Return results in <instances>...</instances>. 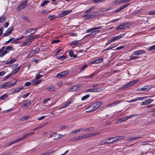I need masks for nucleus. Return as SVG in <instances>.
Returning a JSON list of instances; mask_svg holds the SVG:
<instances>
[{
  "instance_id": "f257e3e1",
  "label": "nucleus",
  "mask_w": 155,
  "mask_h": 155,
  "mask_svg": "<svg viewBox=\"0 0 155 155\" xmlns=\"http://www.w3.org/2000/svg\"><path fill=\"white\" fill-rule=\"evenodd\" d=\"M138 82V81L137 80H134L132 81H130L127 84H126L124 85L121 87L120 89L122 90L124 88H127L129 87H130L132 85L134 84L135 83H137Z\"/></svg>"
},
{
  "instance_id": "f03ea898",
  "label": "nucleus",
  "mask_w": 155,
  "mask_h": 155,
  "mask_svg": "<svg viewBox=\"0 0 155 155\" xmlns=\"http://www.w3.org/2000/svg\"><path fill=\"white\" fill-rule=\"evenodd\" d=\"M69 72L68 71H65L62 72L56 75V77L59 78L64 77L68 74Z\"/></svg>"
},
{
  "instance_id": "7ed1b4c3",
  "label": "nucleus",
  "mask_w": 155,
  "mask_h": 155,
  "mask_svg": "<svg viewBox=\"0 0 155 155\" xmlns=\"http://www.w3.org/2000/svg\"><path fill=\"white\" fill-rule=\"evenodd\" d=\"M14 84H11L10 82H7L5 83L0 86L2 88H6L8 87H11L13 86Z\"/></svg>"
},
{
  "instance_id": "20e7f679",
  "label": "nucleus",
  "mask_w": 155,
  "mask_h": 155,
  "mask_svg": "<svg viewBox=\"0 0 155 155\" xmlns=\"http://www.w3.org/2000/svg\"><path fill=\"white\" fill-rule=\"evenodd\" d=\"M72 12V11L71 10L61 11L58 15V17L59 18L62 17L71 13Z\"/></svg>"
},
{
  "instance_id": "39448f33",
  "label": "nucleus",
  "mask_w": 155,
  "mask_h": 155,
  "mask_svg": "<svg viewBox=\"0 0 155 155\" xmlns=\"http://www.w3.org/2000/svg\"><path fill=\"white\" fill-rule=\"evenodd\" d=\"M27 2L26 0L22 2L20 5L18 6L17 10L18 11H20L21 9L25 8L27 5Z\"/></svg>"
},
{
  "instance_id": "423d86ee",
  "label": "nucleus",
  "mask_w": 155,
  "mask_h": 155,
  "mask_svg": "<svg viewBox=\"0 0 155 155\" xmlns=\"http://www.w3.org/2000/svg\"><path fill=\"white\" fill-rule=\"evenodd\" d=\"M130 26L129 23H124L123 25H120L119 26L116 28V30H119L125 28Z\"/></svg>"
},
{
  "instance_id": "0eeeda50",
  "label": "nucleus",
  "mask_w": 155,
  "mask_h": 155,
  "mask_svg": "<svg viewBox=\"0 0 155 155\" xmlns=\"http://www.w3.org/2000/svg\"><path fill=\"white\" fill-rule=\"evenodd\" d=\"M102 104V102L101 101L97 102L92 104V107L96 110Z\"/></svg>"
},
{
  "instance_id": "6e6552de",
  "label": "nucleus",
  "mask_w": 155,
  "mask_h": 155,
  "mask_svg": "<svg viewBox=\"0 0 155 155\" xmlns=\"http://www.w3.org/2000/svg\"><path fill=\"white\" fill-rule=\"evenodd\" d=\"M81 87V85H78L74 86L73 87L69 88V91H77V90H78L79 89H80Z\"/></svg>"
},
{
  "instance_id": "1a4fd4ad",
  "label": "nucleus",
  "mask_w": 155,
  "mask_h": 155,
  "mask_svg": "<svg viewBox=\"0 0 155 155\" xmlns=\"http://www.w3.org/2000/svg\"><path fill=\"white\" fill-rule=\"evenodd\" d=\"M114 137L113 139H114V140L112 141L111 142V143L115 142L116 141H118L120 140L123 139L124 138V136H120L116 137Z\"/></svg>"
},
{
  "instance_id": "9d476101",
  "label": "nucleus",
  "mask_w": 155,
  "mask_h": 155,
  "mask_svg": "<svg viewBox=\"0 0 155 155\" xmlns=\"http://www.w3.org/2000/svg\"><path fill=\"white\" fill-rule=\"evenodd\" d=\"M147 97V96H144L142 97H138L134 99H131L130 101H129V102H132L135 101L137 100L144 99Z\"/></svg>"
},
{
  "instance_id": "9b49d317",
  "label": "nucleus",
  "mask_w": 155,
  "mask_h": 155,
  "mask_svg": "<svg viewBox=\"0 0 155 155\" xmlns=\"http://www.w3.org/2000/svg\"><path fill=\"white\" fill-rule=\"evenodd\" d=\"M42 81L41 80H37L36 79H33L31 80L32 85H37L40 83Z\"/></svg>"
},
{
  "instance_id": "f8f14e48",
  "label": "nucleus",
  "mask_w": 155,
  "mask_h": 155,
  "mask_svg": "<svg viewBox=\"0 0 155 155\" xmlns=\"http://www.w3.org/2000/svg\"><path fill=\"white\" fill-rule=\"evenodd\" d=\"M145 52L143 50H139L135 51L134 52V54L135 55H139L144 54Z\"/></svg>"
},
{
  "instance_id": "ddd939ff",
  "label": "nucleus",
  "mask_w": 155,
  "mask_h": 155,
  "mask_svg": "<svg viewBox=\"0 0 155 155\" xmlns=\"http://www.w3.org/2000/svg\"><path fill=\"white\" fill-rule=\"evenodd\" d=\"M86 110H88L86 111V112L87 113L90 112L95 110V108H94V107H92V104L87 107L86 108Z\"/></svg>"
},
{
  "instance_id": "4468645a",
  "label": "nucleus",
  "mask_w": 155,
  "mask_h": 155,
  "mask_svg": "<svg viewBox=\"0 0 155 155\" xmlns=\"http://www.w3.org/2000/svg\"><path fill=\"white\" fill-rule=\"evenodd\" d=\"M124 35V34H122L120 35H118L116 36H115L114 37H113L112 38V40H113V41H114L120 39V38L123 37Z\"/></svg>"
},
{
  "instance_id": "2eb2a0df",
  "label": "nucleus",
  "mask_w": 155,
  "mask_h": 155,
  "mask_svg": "<svg viewBox=\"0 0 155 155\" xmlns=\"http://www.w3.org/2000/svg\"><path fill=\"white\" fill-rule=\"evenodd\" d=\"M101 90L99 89H88L86 90L87 92H99Z\"/></svg>"
},
{
  "instance_id": "dca6fc26",
  "label": "nucleus",
  "mask_w": 155,
  "mask_h": 155,
  "mask_svg": "<svg viewBox=\"0 0 155 155\" xmlns=\"http://www.w3.org/2000/svg\"><path fill=\"white\" fill-rule=\"evenodd\" d=\"M31 42L32 41L30 40L28 38L26 41L23 42L22 45L24 46L25 45H30Z\"/></svg>"
},
{
  "instance_id": "f3484780",
  "label": "nucleus",
  "mask_w": 155,
  "mask_h": 155,
  "mask_svg": "<svg viewBox=\"0 0 155 155\" xmlns=\"http://www.w3.org/2000/svg\"><path fill=\"white\" fill-rule=\"evenodd\" d=\"M26 103H25L23 106V107H27L31 105V101L29 100H27L25 101Z\"/></svg>"
},
{
  "instance_id": "a211bd4d",
  "label": "nucleus",
  "mask_w": 155,
  "mask_h": 155,
  "mask_svg": "<svg viewBox=\"0 0 155 155\" xmlns=\"http://www.w3.org/2000/svg\"><path fill=\"white\" fill-rule=\"evenodd\" d=\"M151 88V86H146L143 87L141 88V91H147L150 90Z\"/></svg>"
},
{
  "instance_id": "6ab92c4d",
  "label": "nucleus",
  "mask_w": 155,
  "mask_h": 155,
  "mask_svg": "<svg viewBox=\"0 0 155 155\" xmlns=\"http://www.w3.org/2000/svg\"><path fill=\"white\" fill-rule=\"evenodd\" d=\"M141 138V137H130L128 138L127 139V140L129 141H134V140H137L138 139H140Z\"/></svg>"
},
{
  "instance_id": "aec40b11",
  "label": "nucleus",
  "mask_w": 155,
  "mask_h": 155,
  "mask_svg": "<svg viewBox=\"0 0 155 155\" xmlns=\"http://www.w3.org/2000/svg\"><path fill=\"white\" fill-rule=\"evenodd\" d=\"M34 29L32 28L29 29L28 30H27L25 31V33H26L30 32V35H32L35 33V31H34Z\"/></svg>"
},
{
  "instance_id": "412c9836",
  "label": "nucleus",
  "mask_w": 155,
  "mask_h": 155,
  "mask_svg": "<svg viewBox=\"0 0 155 155\" xmlns=\"http://www.w3.org/2000/svg\"><path fill=\"white\" fill-rule=\"evenodd\" d=\"M126 117H123L117 120V123H120L123 122L127 121Z\"/></svg>"
},
{
  "instance_id": "4be33fe9",
  "label": "nucleus",
  "mask_w": 155,
  "mask_h": 155,
  "mask_svg": "<svg viewBox=\"0 0 155 155\" xmlns=\"http://www.w3.org/2000/svg\"><path fill=\"white\" fill-rule=\"evenodd\" d=\"M82 139H83V137L82 135H81L71 139V141H75L76 140H79Z\"/></svg>"
},
{
  "instance_id": "5701e85b",
  "label": "nucleus",
  "mask_w": 155,
  "mask_h": 155,
  "mask_svg": "<svg viewBox=\"0 0 155 155\" xmlns=\"http://www.w3.org/2000/svg\"><path fill=\"white\" fill-rule=\"evenodd\" d=\"M96 73L95 72H94L88 76H86L84 77L83 78L87 79L91 78L95 75Z\"/></svg>"
},
{
  "instance_id": "b1692460",
  "label": "nucleus",
  "mask_w": 155,
  "mask_h": 155,
  "mask_svg": "<svg viewBox=\"0 0 155 155\" xmlns=\"http://www.w3.org/2000/svg\"><path fill=\"white\" fill-rule=\"evenodd\" d=\"M20 67H18L17 68L14 69L13 71L11 73L12 74V76L16 73L20 69Z\"/></svg>"
},
{
  "instance_id": "393cba45",
  "label": "nucleus",
  "mask_w": 155,
  "mask_h": 155,
  "mask_svg": "<svg viewBox=\"0 0 155 155\" xmlns=\"http://www.w3.org/2000/svg\"><path fill=\"white\" fill-rule=\"evenodd\" d=\"M14 28V27L13 26H12L9 28L6 31L9 34H10L12 32L13 29Z\"/></svg>"
},
{
  "instance_id": "a878e982",
  "label": "nucleus",
  "mask_w": 155,
  "mask_h": 155,
  "mask_svg": "<svg viewBox=\"0 0 155 155\" xmlns=\"http://www.w3.org/2000/svg\"><path fill=\"white\" fill-rule=\"evenodd\" d=\"M103 61V58H99V59L95 60L94 61H92V63L95 64H97L99 63L102 62Z\"/></svg>"
},
{
  "instance_id": "bb28decb",
  "label": "nucleus",
  "mask_w": 155,
  "mask_h": 155,
  "mask_svg": "<svg viewBox=\"0 0 155 155\" xmlns=\"http://www.w3.org/2000/svg\"><path fill=\"white\" fill-rule=\"evenodd\" d=\"M114 138V137H110L109 138H106L105 139V140H106L105 141V144H109L110 143H111V142H109L107 141V140H111L113 139Z\"/></svg>"
},
{
  "instance_id": "cd10ccee",
  "label": "nucleus",
  "mask_w": 155,
  "mask_h": 155,
  "mask_svg": "<svg viewBox=\"0 0 155 155\" xmlns=\"http://www.w3.org/2000/svg\"><path fill=\"white\" fill-rule=\"evenodd\" d=\"M9 51L6 50L5 49V51H4L3 53L0 54V57H4L6 54L8 53Z\"/></svg>"
},
{
  "instance_id": "c85d7f7f",
  "label": "nucleus",
  "mask_w": 155,
  "mask_h": 155,
  "mask_svg": "<svg viewBox=\"0 0 155 155\" xmlns=\"http://www.w3.org/2000/svg\"><path fill=\"white\" fill-rule=\"evenodd\" d=\"M73 102V101H72V100L68 102L67 103L65 104L64 105L62 106V107L61 108H64L66 107H67L71 103H72Z\"/></svg>"
},
{
  "instance_id": "c756f323",
  "label": "nucleus",
  "mask_w": 155,
  "mask_h": 155,
  "mask_svg": "<svg viewBox=\"0 0 155 155\" xmlns=\"http://www.w3.org/2000/svg\"><path fill=\"white\" fill-rule=\"evenodd\" d=\"M153 101V100L151 99H148L145 100V103L146 105L148 104Z\"/></svg>"
},
{
  "instance_id": "7c9ffc66",
  "label": "nucleus",
  "mask_w": 155,
  "mask_h": 155,
  "mask_svg": "<svg viewBox=\"0 0 155 155\" xmlns=\"http://www.w3.org/2000/svg\"><path fill=\"white\" fill-rule=\"evenodd\" d=\"M83 139H85L91 137V133L82 135Z\"/></svg>"
},
{
  "instance_id": "2f4dec72",
  "label": "nucleus",
  "mask_w": 155,
  "mask_h": 155,
  "mask_svg": "<svg viewBox=\"0 0 155 155\" xmlns=\"http://www.w3.org/2000/svg\"><path fill=\"white\" fill-rule=\"evenodd\" d=\"M29 116H25L22 117L19 119L20 120H27L29 118Z\"/></svg>"
},
{
  "instance_id": "473e14b6",
  "label": "nucleus",
  "mask_w": 155,
  "mask_h": 155,
  "mask_svg": "<svg viewBox=\"0 0 155 155\" xmlns=\"http://www.w3.org/2000/svg\"><path fill=\"white\" fill-rule=\"evenodd\" d=\"M38 36H39V35H34L33 36L29 37L28 38V39H29V40H31L33 39L36 38L38 37Z\"/></svg>"
},
{
  "instance_id": "72a5a7b5",
  "label": "nucleus",
  "mask_w": 155,
  "mask_h": 155,
  "mask_svg": "<svg viewBox=\"0 0 155 155\" xmlns=\"http://www.w3.org/2000/svg\"><path fill=\"white\" fill-rule=\"evenodd\" d=\"M49 1H48L47 0H45L44 1H43L41 3L40 6H44L45 5L47 4L48 3H49Z\"/></svg>"
},
{
  "instance_id": "f704fd0d",
  "label": "nucleus",
  "mask_w": 155,
  "mask_h": 155,
  "mask_svg": "<svg viewBox=\"0 0 155 155\" xmlns=\"http://www.w3.org/2000/svg\"><path fill=\"white\" fill-rule=\"evenodd\" d=\"M54 150H51L44 153L43 154L44 155H49L51 153H54Z\"/></svg>"
},
{
  "instance_id": "c9c22d12",
  "label": "nucleus",
  "mask_w": 155,
  "mask_h": 155,
  "mask_svg": "<svg viewBox=\"0 0 155 155\" xmlns=\"http://www.w3.org/2000/svg\"><path fill=\"white\" fill-rule=\"evenodd\" d=\"M43 77V75L40 74H36V77L35 78V79L37 80H39V79L41 78V77Z\"/></svg>"
},
{
  "instance_id": "e433bc0d",
  "label": "nucleus",
  "mask_w": 155,
  "mask_h": 155,
  "mask_svg": "<svg viewBox=\"0 0 155 155\" xmlns=\"http://www.w3.org/2000/svg\"><path fill=\"white\" fill-rule=\"evenodd\" d=\"M99 32V31H93L92 32H91L90 34L88 35L87 36H89L90 35H95L96 34L98 33Z\"/></svg>"
},
{
  "instance_id": "4c0bfd02",
  "label": "nucleus",
  "mask_w": 155,
  "mask_h": 155,
  "mask_svg": "<svg viewBox=\"0 0 155 155\" xmlns=\"http://www.w3.org/2000/svg\"><path fill=\"white\" fill-rule=\"evenodd\" d=\"M94 128L93 127H90L89 128L84 129V131H93L94 130Z\"/></svg>"
},
{
  "instance_id": "58836bf2",
  "label": "nucleus",
  "mask_w": 155,
  "mask_h": 155,
  "mask_svg": "<svg viewBox=\"0 0 155 155\" xmlns=\"http://www.w3.org/2000/svg\"><path fill=\"white\" fill-rule=\"evenodd\" d=\"M69 55L71 57H73L74 58L76 57V55L74 54V52L72 51H70Z\"/></svg>"
},
{
  "instance_id": "ea45409f",
  "label": "nucleus",
  "mask_w": 155,
  "mask_h": 155,
  "mask_svg": "<svg viewBox=\"0 0 155 155\" xmlns=\"http://www.w3.org/2000/svg\"><path fill=\"white\" fill-rule=\"evenodd\" d=\"M48 89L50 91H53L55 89L54 87L53 86H51L47 87Z\"/></svg>"
},
{
  "instance_id": "a19ab883",
  "label": "nucleus",
  "mask_w": 155,
  "mask_h": 155,
  "mask_svg": "<svg viewBox=\"0 0 155 155\" xmlns=\"http://www.w3.org/2000/svg\"><path fill=\"white\" fill-rule=\"evenodd\" d=\"M79 42V41H73L71 42V44L70 45H77Z\"/></svg>"
},
{
  "instance_id": "79ce46f5",
  "label": "nucleus",
  "mask_w": 155,
  "mask_h": 155,
  "mask_svg": "<svg viewBox=\"0 0 155 155\" xmlns=\"http://www.w3.org/2000/svg\"><path fill=\"white\" fill-rule=\"evenodd\" d=\"M65 58H66L65 56L64 55H62L60 56H58L57 57V58L58 59H60L62 60H64V59H65Z\"/></svg>"
},
{
  "instance_id": "37998d69",
  "label": "nucleus",
  "mask_w": 155,
  "mask_h": 155,
  "mask_svg": "<svg viewBox=\"0 0 155 155\" xmlns=\"http://www.w3.org/2000/svg\"><path fill=\"white\" fill-rule=\"evenodd\" d=\"M90 96V95L89 94L86 95L85 96H84L83 97L81 98V100L82 101H84L87 98H88Z\"/></svg>"
},
{
  "instance_id": "c03bdc74",
  "label": "nucleus",
  "mask_w": 155,
  "mask_h": 155,
  "mask_svg": "<svg viewBox=\"0 0 155 155\" xmlns=\"http://www.w3.org/2000/svg\"><path fill=\"white\" fill-rule=\"evenodd\" d=\"M155 49V45L152 46L150 47L149 48H148L147 51H151L152 50H154Z\"/></svg>"
},
{
  "instance_id": "a18cd8bd",
  "label": "nucleus",
  "mask_w": 155,
  "mask_h": 155,
  "mask_svg": "<svg viewBox=\"0 0 155 155\" xmlns=\"http://www.w3.org/2000/svg\"><path fill=\"white\" fill-rule=\"evenodd\" d=\"M13 47L12 46H7L5 49H6V50H8V51H9L10 50H13Z\"/></svg>"
},
{
  "instance_id": "49530a36",
  "label": "nucleus",
  "mask_w": 155,
  "mask_h": 155,
  "mask_svg": "<svg viewBox=\"0 0 155 155\" xmlns=\"http://www.w3.org/2000/svg\"><path fill=\"white\" fill-rule=\"evenodd\" d=\"M87 67V65L85 64L84 65L82 68H80V70L81 71H84Z\"/></svg>"
},
{
  "instance_id": "de8ad7c7",
  "label": "nucleus",
  "mask_w": 155,
  "mask_h": 155,
  "mask_svg": "<svg viewBox=\"0 0 155 155\" xmlns=\"http://www.w3.org/2000/svg\"><path fill=\"white\" fill-rule=\"evenodd\" d=\"M19 39H16L14 40H13L12 43L14 44H18L19 43Z\"/></svg>"
},
{
  "instance_id": "09e8293b",
  "label": "nucleus",
  "mask_w": 155,
  "mask_h": 155,
  "mask_svg": "<svg viewBox=\"0 0 155 155\" xmlns=\"http://www.w3.org/2000/svg\"><path fill=\"white\" fill-rule=\"evenodd\" d=\"M55 16L54 15H50L48 17V18H49L50 21H51L53 20Z\"/></svg>"
},
{
  "instance_id": "8fccbe9b",
  "label": "nucleus",
  "mask_w": 155,
  "mask_h": 155,
  "mask_svg": "<svg viewBox=\"0 0 155 155\" xmlns=\"http://www.w3.org/2000/svg\"><path fill=\"white\" fill-rule=\"evenodd\" d=\"M137 115L136 114H132V115H131L129 116H126V119H127V120L128 119H129V118H130L131 117H134L136 116H137Z\"/></svg>"
},
{
  "instance_id": "3c124183",
  "label": "nucleus",
  "mask_w": 155,
  "mask_h": 155,
  "mask_svg": "<svg viewBox=\"0 0 155 155\" xmlns=\"http://www.w3.org/2000/svg\"><path fill=\"white\" fill-rule=\"evenodd\" d=\"M106 140H104L100 141L99 142V145H105V141Z\"/></svg>"
},
{
  "instance_id": "603ef678",
  "label": "nucleus",
  "mask_w": 155,
  "mask_h": 155,
  "mask_svg": "<svg viewBox=\"0 0 155 155\" xmlns=\"http://www.w3.org/2000/svg\"><path fill=\"white\" fill-rule=\"evenodd\" d=\"M50 12V11H48V10H44L43 11H42L41 12V13L42 14H46L47 13H49Z\"/></svg>"
},
{
  "instance_id": "864d4df0",
  "label": "nucleus",
  "mask_w": 155,
  "mask_h": 155,
  "mask_svg": "<svg viewBox=\"0 0 155 155\" xmlns=\"http://www.w3.org/2000/svg\"><path fill=\"white\" fill-rule=\"evenodd\" d=\"M22 18L27 22H29V20L28 19V18L25 15H23L22 16Z\"/></svg>"
},
{
  "instance_id": "5fc2aeb1",
  "label": "nucleus",
  "mask_w": 155,
  "mask_h": 155,
  "mask_svg": "<svg viewBox=\"0 0 155 155\" xmlns=\"http://www.w3.org/2000/svg\"><path fill=\"white\" fill-rule=\"evenodd\" d=\"M101 133L100 132H96L94 133H91V137L98 135Z\"/></svg>"
},
{
  "instance_id": "6e6d98bb",
  "label": "nucleus",
  "mask_w": 155,
  "mask_h": 155,
  "mask_svg": "<svg viewBox=\"0 0 155 155\" xmlns=\"http://www.w3.org/2000/svg\"><path fill=\"white\" fill-rule=\"evenodd\" d=\"M12 76V74H11V73L9 74H8V75H7V76H6L5 77V78L3 79V80H4V81L5 80H6L7 79H8V78H9L10 77H11V76Z\"/></svg>"
},
{
  "instance_id": "4d7b16f0",
  "label": "nucleus",
  "mask_w": 155,
  "mask_h": 155,
  "mask_svg": "<svg viewBox=\"0 0 155 155\" xmlns=\"http://www.w3.org/2000/svg\"><path fill=\"white\" fill-rule=\"evenodd\" d=\"M129 4H126L124 5H123L120 7V8L121 9V10L124 8L126 7Z\"/></svg>"
},
{
  "instance_id": "13d9d810",
  "label": "nucleus",
  "mask_w": 155,
  "mask_h": 155,
  "mask_svg": "<svg viewBox=\"0 0 155 155\" xmlns=\"http://www.w3.org/2000/svg\"><path fill=\"white\" fill-rule=\"evenodd\" d=\"M6 18L5 17H3L0 18V23L2 22L5 21Z\"/></svg>"
},
{
  "instance_id": "bf43d9fd",
  "label": "nucleus",
  "mask_w": 155,
  "mask_h": 155,
  "mask_svg": "<svg viewBox=\"0 0 155 155\" xmlns=\"http://www.w3.org/2000/svg\"><path fill=\"white\" fill-rule=\"evenodd\" d=\"M94 10V8L93 7H92L89 8V9L87 10L85 12V13H86L90 12H91Z\"/></svg>"
},
{
  "instance_id": "052dcab7",
  "label": "nucleus",
  "mask_w": 155,
  "mask_h": 155,
  "mask_svg": "<svg viewBox=\"0 0 155 155\" xmlns=\"http://www.w3.org/2000/svg\"><path fill=\"white\" fill-rule=\"evenodd\" d=\"M93 2L95 3H98L102 2V1L100 0H92Z\"/></svg>"
},
{
  "instance_id": "680f3d73",
  "label": "nucleus",
  "mask_w": 155,
  "mask_h": 155,
  "mask_svg": "<svg viewBox=\"0 0 155 155\" xmlns=\"http://www.w3.org/2000/svg\"><path fill=\"white\" fill-rule=\"evenodd\" d=\"M60 41L59 40H54L51 41V43L54 44L55 43H58Z\"/></svg>"
},
{
  "instance_id": "e2e57ef3",
  "label": "nucleus",
  "mask_w": 155,
  "mask_h": 155,
  "mask_svg": "<svg viewBox=\"0 0 155 155\" xmlns=\"http://www.w3.org/2000/svg\"><path fill=\"white\" fill-rule=\"evenodd\" d=\"M113 42H114V41L111 38L109 40L107 41L106 45H108V44H110Z\"/></svg>"
},
{
  "instance_id": "0e129e2a",
  "label": "nucleus",
  "mask_w": 155,
  "mask_h": 155,
  "mask_svg": "<svg viewBox=\"0 0 155 155\" xmlns=\"http://www.w3.org/2000/svg\"><path fill=\"white\" fill-rule=\"evenodd\" d=\"M50 100V98H48V99H45L43 101V103L44 104H46L47 102Z\"/></svg>"
},
{
  "instance_id": "69168bd1",
  "label": "nucleus",
  "mask_w": 155,
  "mask_h": 155,
  "mask_svg": "<svg viewBox=\"0 0 155 155\" xmlns=\"http://www.w3.org/2000/svg\"><path fill=\"white\" fill-rule=\"evenodd\" d=\"M120 3H122V2H121L120 0H117L116 1H115L114 2V3L113 4H117Z\"/></svg>"
},
{
  "instance_id": "338daca9",
  "label": "nucleus",
  "mask_w": 155,
  "mask_h": 155,
  "mask_svg": "<svg viewBox=\"0 0 155 155\" xmlns=\"http://www.w3.org/2000/svg\"><path fill=\"white\" fill-rule=\"evenodd\" d=\"M19 91V89H18V88H17L16 89H15L12 92V94H14L15 93L18 92Z\"/></svg>"
},
{
  "instance_id": "774afa93",
  "label": "nucleus",
  "mask_w": 155,
  "mask_h": 155,
  "mask_svg": "<svg viewBox=\"0 0 155 155\" xmlns=\"http://www.w3.org/2000/svg\"><path fill=\"white\" fill-rule=\"evenodd\" d=\"M10 34H9L6 31V32L4 33L2 35V36L3 37H5L6 36H9Z\"/></svg>"
}]
</instances>
